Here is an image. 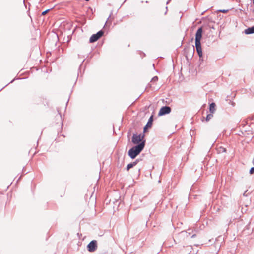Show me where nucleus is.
<instances>
[{"label":"nucleus","instance_id":"6ab92c4d","mask_svg":"<svg viewBox=\"0 0 254 254\" xmlns=\"http://www.w3.org/2000/svg\"><path fill=\"white\" fill-rule=\"evenodd\" d=\"M131 164L133 167L137 164V163L135 161L134 162H131Z\"/></svg>","mask_w":254,"mask_h":254},{"label":"nucleus","instance_id":"0eeeda50","mask_svg":"<svg viewBox=\"0 0 254 254\" xmlns=\"http://www.w3.org/2000/svg\"><path fill=\"white\" fill-rule=\"evenodd\" d=\"M153 121V115H151L148 120V122L143 128L144 132H146L148 128H150L152 127Z\"/></svg>","mask_w":254,"mask_h":254},{"label":"nucleus","instance_id":"dca6fc26","mask_svg":"<svg viewBox=\"0 0 254 254\" xmlns=\"http://www.w3.org/2000/svg\"><path fill=\"white\" fill-rule=\"evenodd\" d=\"M158 79V78L157 76H154L153 78H152V81H157Z\"/></svg>","mask_w":254,"mask_h":254},{"label":"nucleus","instance_id":"cd10ccee","mask_svg":"<svg viewBox=\"0 0 254 254\" xmlns=\"http://www.w3.org/2000/svg\"><path fill=\"white\" fill-rule=\"evenodd\" d=\"M2 89H3V88L1 89L0 90V91H1Z\"/></svg>","mask_w":254,"mask_h":254},{"label":"nucleus","instance_id":"39448f33","mask_svg":"<svg viewBox=\"0 0 254 254\" xmlns=\"http://www.w3.org/2000/svg\"><path fill=\"white\" fill-rule=\"evenodd\" d=\"M171 112V108L170 107L168 106H165L162 107L159 112H158V116H162L167 114H169Z\"/></svg>","mask_w":254,"mask_h":254},{"label":"nucleus","instance_id":"4be33fe9","mask_svg":"<svg viewBox=\"0 0 254 254\" xmlns=\"http://www.w3.org/2000/svg\"><path fill=\"white\" fill-rule=\"evenodd\" d=\"M253 4H254V9L253 10V13L254 14V0H253Z\"/></svg>","mask_w":254,"mask_h":254},{"label":"nucleus","instance_id":"7ed1b4c3","mask_svg":"<svg viewBox=\"0 0 254 254\" xmlns=\"http://www.w3.org/2000/svg\"><path fill=\"white\" fill-rule=\"evenodd\" d=\"M104 33V31L102 30H101L96 34H93L90 38L89 42L94 43L97 41L99 38H100L103 35Z\"/></svg>","mask_w":254,"mask_h":254},{"label":"nucleus","instance_id":"9d476101","mask_svg":"<svg viewBox=\"0 0 254 254\" xmlns=\"http://www.w3.org/2000/svg\"><path fill=\"white\" fill-rule=\"evenodd\" d=\"M218 152L219 153L226 152V149L223 147H220L218 148Z\"/></svg>","mask_w":254,"mask_h":254},{"label":"nucleus","instance_id":"5701e85b","mask_svg":"<svg viewBox=\"0 0 254 254\" xmlns=\"http://www.w3.org/2000/svg\"><path fill=\"white\" fill-rule=\"evenodd\" d=\"M171 0H168V1L166 2V4H168L169 2L171 1Z\"/></svg>","mask_w":254,"mask_h":254},{"label":"nucleus","instance_id":"a878e982","mask_svg":"<svg viewBox=\"0 0 254 254\" xmlns=\"http://www.w3.org/2000/svg\"><path fill=\"white\" fill-rule=\"evenodd\" d=\"M140 171V169H138V175L139 174Z\"/></svg>","mask_w":254,"mask_h":254},{"label":"nucleus","instance_id":"1a4fd4ad","mask_svg":"<svg viewBox=\"0 0 254 254\" xmlns=\"http://www.w3.org/2000/svg\"><path fill=\"white\" fill-rule=\"evenodd\" d=\"M215 106H216L215 103L214 102L211 103L209 105V111L210 113H214V112L215 111Z\"/></svg>","mask_w":254,"mask_h":254},{"label":"nucleus","instance_id":"ddd939ff","mask_svg":"<svg viewBox=\"0 0 254 254\" xmlns=\"http://www.w3.org/2000/svg\"><path fill=\"white\" fill-rule=\"evenodd\" d=\"M132 168H133V167L130 163L127 166L126 170L127 171H129Z\"/></svg>","mask_w":254,"mask_h":254},{"label":"nucleus","instance_id":"4468645a","mask_svg":"<svg viewBox=\"0 0 254 254\" xmlns=\"http://www.w3.org/2000/svg\"><path fill=\"white\" fill-rule=\"evenodd\" d=\"M50 10V9H47L44 11H43L41 13L42 15H46L49 11Z\"/></svg>","mask_w":254,"mask_h":254},{"label":"nucleus","instance_id":"6e6552de","mask_svg":"<svg viewBox=\"0 0 254 254\" xmlns=\"http://www.w3.org/2000/svg\"><path fill=\"white\" fill-rule=\"evenodd\" d=\"M244 33L246 35H249L254 33V25L250 27L245 30Z\"/></svg>","mask_w":254,"mask_h":254},{"label":"nucleus","instance_id":"b1692460","mask_svg":"<svg viewBox=\"0 0 254 254\" xmlns=\"http://www.w3.org/2000/svg\"><path fill=\"white\" fill-rule=\"evenodd\" d=\"M139 160H140L139 159H136L135 161L137 163H138L139 162Z\"/></svg>","mask_w":254,"mask_h":254},{"label":"nucleus","instance_id":"412c9836","mask_svg":"<svg viewBox=\"0 0 254 254\" xmlns=\"http://www.w3.org/2000/svg\"><path fill=\"white\" fill-rule=\"evenodd\" d=\"M247 190H246L245 191V192L243 193V196H247V195L246 194V192H247Z\"/></svg>","mask_w":254,"mask_h":254},{"label":"nucleus","instance_id":"423d86ee","mask_svg":"<svg viewBox=\"0 0 254 254\" xmlns=\"http://www.w3.org/2000/svg\"><path fill=\"white\" fill-rule=\"evenodd\" d=\"M87 250L90 252H95L97 249V242L96 240L91 241L87 246Z\"/></svg>","mask_w":254,"mask_h":254},{"label":"nucleus","instance_id":"f03ea898","mask_svg":"<svg viewBox=\"0 0 254 254\" xmlns=\"http://www.w3.org/2000/svg\"><path fill=\"white\" fill-rule=\"evenodd\" d=\"M145 145V140L141 141L140 143L132 147L128 151V155L132 159H135L143 150Z\"/></svg>","mask_w":254,"mask_h":254},{"label":"nucleus","instance_id":"2eb2a0df","mask_svg":"<svg viewBox=\"0 0 254 254\" xmlns=\"http://www.w3.org/2000/svg\"><path fill=\"white\" fill-rule=\"evenodd\" d=\"M249 173L250 174H253L254 173V167H252L250 171H249Z\"/></svg>","mask_w":254,"mask_h":254},{"label":"nucleus","instance_id":"aec40b11","mask_svg":"<svg viewBox=\"0 0 254 254\" xmlns=\"http://www.w3.org/2000/svg\"><path fill=\"white\" fill-rule=\"evenodd\" d=\"M14 79H13L11 81H10V83H12L14 81ZM9 84V83L8 84H7V85H6L3 88H4L5 87H6L7 85H8Z\"/></svg>","mask_w":254,"mask_h":254},{"label":"nucleus","instance_id":"a211bd4d","mask_svg":"<svg viewBox=\"0 0 254 254\" xmlns=\"http://www.w3.org/2000/svg\"><path fill=\"white\" fill-rule=\"evenodd\" d=\"M131 164L133 167L137 164V163L135 161L134 162H131Z\"/></svg>","mask_w":254,"mask_h":254},{"label":"nucleus","instance_id":"393cba45","mask_svg":"<svg viewBox=\"0 0 254 254\" xmlns=\"http://www.w3.org/2000/svg\"><path fill=\"white\" fill-rule=\"evenodd\" d=\"M195 236H196V234H193V235L191 236V238H194Z\"/></svg>","mask_w":254,"mask_h":254},{"label":"nucleus","instance_id":"f8f14e48","mask_svg":"<svg viewBox=\"0 0 254 254\" xmlns=\"http://www.w3.org/2000/svg\"><path fill=\"white\" fill-rule=\"evenodd\" d=\"M229 11L228 9H219L217 11V12L227 13Z\"/></svg>","mask_w":254,"mask_h":254},{"label":"nucleus","instance_id":"bb28decb","mask_svg":"<svg viewBox=\"0 0 254 254\" xmlns=\"http://www.w3.org/2000/svg\"><path fill=\"white\" fill-rule=\"evenodd\" d=\"M166 10H167L168 7H166Z\"/></svg>","mask_w":254,"mask_h":254},{"label":"nucleus","instance_id":"f257e3e1","mask_svg":"<svg viewBox=\"0 0 254 254\" xmlns=\"http://www.w3.org/2000/svg\"><path fill=\"white\" fill-rule=\"evenodd\" d=\"M203 28L202 27L198 28L195 33V44L196 50L200 60L202 57L203 53L201 48V39L202 37Z\"/></svg>","mask_w":254,"mask_h":254},{"label":"nucleus","instance_id":"f3484780","mask_svg":"<svg viewBox=\"0 0 254 254\" xmlns=\"http://www.w3.org/2000/svg\"><path fill=\"white\" fill-rule=\"evenodd\" d=\"M131 164L133 167L137 164V163L135 161L134 162H131Z\"/></svg>","mask_w":254,"mask_h":254},{"label":"nucleus","instance_id":"20e7f679","mask_svg":"<svg viewBox=\"0 0 254 254\" xmlns=\"http://www.w3.org/2000/svg\"><path fill=\"white\" fill-rule=\"evenodd\" d=\"M144 135H142L141 134H133L132 137V142L136 145L138 144L141 141H142V139L144 137Z\"/></svg>","mask_w":254,"mask_h":254},{"label":"nucleus","instance_id":"9b49d317","mask_svg":"<svg viewBox=\"0 0 254 254\" xmlns=\"http://www.w3.org/2000/svg\"><path fill=\"white\" fill-rule=\"evenodd\" d=\"M213 114V113H210V114H208L207 115V116H206V118H205V120H206V121H207V122L209 121V120H210V119L213 117V114Z\"/></svg>","mask_w":254,"mask_h":254}]
</instances>
